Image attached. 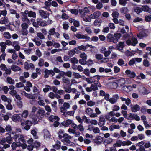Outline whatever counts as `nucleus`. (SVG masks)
Returning <instances> with one entry per match:
<instances>
[{
	"label": "nucleus",
	"mask_w": 151,
	"mask_h": 151,
	"mask_svg": "<svg viewBox=\"0 0 151 151\" xmlns=\"http://www.w3.org/2000/svg\"><path fill=\"white\" fill-rule=\"evenodd\" d=\"M72 137L71 136L69 135L68 134H63V139H62L61 141L67 146H73L74 143L70 140Z\"/></svg>",
	"instance_id": "obj_1"
},
{
	"label": "nucleus",
	"mask_w": 151,
	"mask_h": 151,
	"mask_svg": "<svg viewBox=\"0 0 151 151\" xmlns=\"http://www.w3.org/2000/svg\"><path fill=\"white\" fill-rule=\"evenodd\" d=\"M138 43L137 39L134 37H132L130 39H129L126 41V43L128 45H131L135 46Z\"/></svg>",
	"instance_id": "obj_2"
},
{
	"label": "nucleus",
	"mask_w": 151,
	"mask_h": 151,
	"mask_svg": "<svg viewBox=\"0 0 151 151\" xmlns=\"http://www.w3.org/2000/svg\"><path fill=\"white\" fill-rule=\"evenodd\" d=\"M45 114L44 110L42 108L39 107L37 111L36 117H38L39 119H42L44 117Z\"/></svg>",
	"instance_id": "obj_3"
},
{
	"label": "nucleus",
	"mask_w": 151,
	"mask_h": 151,
	"mask_svg": "<svg viewBox=\"0 0 151 151\" xmlns=\"http://www.w3.org/2000/svg\"><path fill=\"white\" fill-rule=\"evenodd\" d=\"M128 116L127 118L128 120H132L134 119L137 121L140 120V118L137 115L133 113H130L128 114Z\"/></svg>",
	"instance_id": "obj_4"
},
{
	"label": "nucleus",
	"mask_w": 151,
	"mask_h": 151,
	"mask_svg": "<svg viewBox=\"0 0 151 151\" xmlns=\"http://www.w3.org/2000/svg\"><path fill=\"white\" fill-rule=\"evenodd\" d=\"M75 36L78 39H85L89 40L90 37L86 34L82 35L80 33H77L75 35Z\"/></svg>",
	"instance_id": "obj_5"
},
{
	"label": "nucleus",
	"mask_w": 151,
	"mask_h": 151,
	"mask_svg": "<svg viewBox=\"0 0 151 151\" xmlns=\"http://www.w3.org/2000/svg\"><path fill=\"white\" fill-rule=\"evenodd\" d=\"M40 15L43 18H48L49 16V13L47 11H45L42 10H39Z\"/></svg>",
	"instance_id": "obj_6"
},
{
	"label": "nucleus",
	"mask_w": 151,
	"mask_h": 151,
	"mask_svg": "<svg viewBox=\"0 0 151 151\" xmlns=\"http://www.w3.org/2000/svg\"><path fill=\"white\" fill-rule=\"evenodd\" d=\"M44 77L45 78H47L49 77V75L51 74L52 76H54L55 73L52 70H49L46 69L44 71Z\"/></svg>",
	"instance_id": "obj_7"
},
{
	"label": "nucleus",
	"mask_w": 151,
	"mask_h": 151,
	"mask_svg": "<svg viewBox=\"0 0 151 151\" xmlns=\"http://www.w3.org/2000/svg\"><path fill=\"white\" fill-rule=\"evenodd\" d=\"M55 28H52L49 30L48 34L52 35H55L57 38H58L59 37L60 34L58 32H55Z\"/></svg>",
	"instance_id": "obj_8"
},
{
	"label": "nucleus",
	"mask_w": 151,
	"mask_h": 151,
	"mask_svg": "<svg viewBox=\"0 0 151 151\" xmlns=\"http://www.w3.org/2000/svg\"><path fill=\"white\" fill-rule=\"evenodd\" d=\"M125 73L128 77L131 78H134L136 75V74L134 72L132 71L129 70H126Z\"/></svg>",
	"instance_id": "obj_9"
},
{
	"label": "nucleus",
	"mask_w": 151,
	"mask_h": 151,
	"mask_svg": "<svg viewBox=\"0 0 151 151\" xmlns=\"http://www.w3.org/2000/svg\"><path fill=\"white\" fill-rule=\"evenodd\" d=\"M14 137L16 139H18L19 141H21L22 142H26L23 135L16 134L14 136Z\"/></svg>",
	"instance_id": "obj_10"
},
{
	"label": "nucleus",
	"mask_w": 151,
	"mask_h": 151,
	"mask_svg": "<svg viewBox=\"0 0 151 151\" xmlns=\"http://www.w3.org/2000/svg\"><path fill=\"white\" fill-rule=\"evenodd\" d=\"M39 25L41 26H45L47 24V22L45 20H42L41 19L38 18L37 19Z\"/></svg>",
	"instance_id": "obj_11"
},
{
	"label": "nucleus",
	"mask_w": 151,
	"mask_h": 151,
	"mask_svg": "<svg viewBox=\"0 0 151 151\" xmlns=\"http://www.w3.org/2000/svg\"><path fill=\"white\" fill-rule=\"evenodd\" d=\"M0 144L3 145V148L4 149H6L10 147V145L9 144L6 143V141L5 138L3 139L0 141Z\"/></svg>",
	"instance_id": "obj_12"
},
{
	"label": "nucleus",
	"mask_w": 151,
	"mask_h": 151,
	"mask_svg": "<svg viewBox=\"0 0 151 151\" xmlns=\"http://www.w3.org/2000/svg\"><path fill=\"white\" fill-rule=\"evenodd\" d=\"M99 122V125L101 127H102L101 129L104 130V116L103 115H101L100 116Z\"/></svg>",
	"instance_id": "obj_13"
},
{
	"label": "nucleus",
	"mask_w": 151,
	"mask_h": 151,
	"mask_svg": "<svg viewBox=\"0 0 151 151\" xmlns=\"http://www.w3.org/2000/svg\"><path fill=\"white\" fill-rule=\"evenodd\" d=\"M101 14V13L99 11H97L90 15L89 16V17L91 19H96L98 18Z\"/></svg>",
	"instance_id": "obj_14"
},
{
	"label": "nucleus",
	"mask_w": 151,
	"mask_h": 151,
	"mask_svg": "<svg viewBox=\"0 0 151 151\" xmlns=\"http://www.w3.org/2000/svg\"><path fill=\"white\" fill-rule=\"evenodd\" d=\"M9 23V21L8 18L6 17H4L1 18L0 19V24H8Z\"/></svg>",
	"instance_id": "obj_15"
},
{
	"label": "nucleus",
	"mask_w": 151,
	"mask_h": 151,
	"mask_svg": "<svg viewBox=\"0 0 151 151\" xmlns=\"http://www.w3.org/2000/svg\"><path fill=\"white\" fill-rule=\"evenodd\" d=\"M131 109L132 112H136L140 110V108L139 105L136 104L134 105H132L131 106Z\"/></svg>",
	"instance_id": "obj_16"
},
{
	"label": "nucleus",
	"mask_w": 151,
	"mask_h": 151,
	"mask_svg": "<svg viewBox=\"0 0 151 151\" xmlns=\"http://www.w3.org/2000/svg\"><path fill=\"white\" fill-rule=\"evenodd\" d=\"M19 45V43L18 41H14L13 42L12 46L14 47L15 50L17 51H18L20 50V48Z\"/></svg>",
	"instance_id": "obj_17"
},
{
	"label": "nucleus",
	"mask_w": 151,
	"mask_h": 151,
	"mask_svg": "<svg viewBox=\"0 0 151 151\" xmlns=\"http://www.w3.org/2000/svg\"><path fill=\"white\" fill-rule=\"evenodd\" d=\"M25 123L26 125L24 127V128L26 130H28L30 129V126L32 124V122L29 120H27L26 121Z\"/></svg>",
	"instance_id": "obj_18"
},
{
	"label": "nucleus",
	"mask_w": 151,
	"mask_h": 151,
	"mask_svg": "<svg viewBox=\"0 0 151 151\" xmlns=\"http://www.w3.org/2000/svg\"><path fill=\"white\" fill-rule=\"evenodd\" d=\"M73 122V121L72 120L68 119L65 121L63 122L62 123V124L65 127H67L70 124H71Z\"/></svg>",
	"instance_id": "obj_19"
},
{
	"label": "nucleus",
	"mask_w": 151,
	"mask_h": 151,
	"mask_svg": "<svg viewBox=\"0 0 151 151\" xmlns=\"http://www.w3.org/2000/svg\"><path fill=\"white\" fill-rule=\"evenodd\" d=\"M147 35L146 33L145 32V31H144L140 32L139 33L137 34V36L139 39H141L146 37Z\"/></svg>",
	"instance_id": "obj_20"
},
{
	"label": "nucleus",
	"mask_w": 151,
	"mask_h": 151,
	"mask_svg": "<svg viewBox=\"0 0 151 151\" xmlns=\"http://www.w3.org/2000/svg\"><path fill=\"white\" fill-rule=\"evenodd\" d=\"M22 20L24 22H25L30 24V20L28 19L27 15H22Z\"/></svg>",
	"instance_id": "obj_21"
},
{
	"label": "nucleus",
	"mask_w": 151,
	"mask_h": 151,
	"mask_svg": "<svg viewBox=\"0 0 151 151\" xmlns=\"http://www.w3.org/2000/svg\"><path fill=\"white\" fill-rule=\"evenodd\" d=\"M21 94L22 95L25 96L27 98L32 99H35V97L34 96L31 94L27 93L26 92L24 91H22Z\"/></svg>",
	"instance_id": "obj_22"
},
{
	"label": "nucleus",
	"mask_w": 151,
	"mask_h": 151,
	"mask_svg": "<svg viewBox=\"0 0 151 151\" xmlns=\"http://www.w3.org/2000/svg\"><path fill=\"white\" fill-rule=\"evenodd\" d=\"M117 86L119 85L120 86H122L125 83V81L124 78H120L116 81Z\"/></svg>",
	"instance_id": "obj_23"
},
{
	"label": "nucleus",
	"mask_w": 151,
	"mask_h": 151,
	"mask_svg": "<svg viewBox=\"0 0 151 151\" xmlns=\"http://www.w3.org/2000/svg\"><path fill=\"white\" fill-rule=\"evenodd\" d=\"M12 119L14 122H19L20 120V117L19 115L15 114L12 116Z\"/></svg>",
	"instance_id": "obj_24"
},
{
	"label": "nucleus",
	"mask_w": 151,
	"mask_h": 151,
	"mask_svg": "<svg viewBox=\"0 0 151 151\" xmlns=\"http://www.w3.org/2000/svg\"><path fill=\"white\" fill-rule=\"evenodd\" d=\"M141 9L142 10V11H144L145 12H148L150 14H151V10L147 6H143L141 7Z\"/></svg>",
	"instance_id": "obj_25"
},
{
	"label": "nucleus",
	"mask_w": 151,
	"mask_h": 151,
	"mask_svg": "<svg viewBox=\"0 0 151 151\" xmlns=\"http://www.w3.org/2000/svg\"><path fill=\"white\" fill-rule=\"evenodd\" d=\"M119 96L117 94L114 95L113 96L112 98H111V103L114 104L119 99Z\"/></svg>",
	"instance_id": "obj_26"
},
{
	"label": "nucleus",
	"mask_w": 151,
	"mask_h": 151,
	"mask_svg": "<svg viewBox=\"0 0 151 151\" xmlns=\"http://www.w3.org/2000/svg\"><path fill=\"white\" fill-rule=\"evenodd\" d=\"M79 13L81 14L82 17L84 16L85 13H87L89 12V10L87 8H85L83 10L79 9Z\"/></svg>",
	"instance_id": "obj_27"
},
{
	"label": "nucleus",
	"mask_w": 151,
	"mask_h": 151,
	"mask_svg": "<svg viewBox=\"0 0 151 151\" xmlns=\"http://www.w3.org/2000/svg\"><path fill=\"white\" fill-rule=\"evenodd\" d=\"M122 140L120 139L117 140L116 142L113 145L114 148L120 147L122 145Z\"/></svg>",
	"instance_id": "obj_28"
},
{
	"label": "nucleus",
	"mask_w": 151,
	"mask_h": 151,
	"mask_svg": "<svg viewBox=\"0 0 151 151\" xmlns=\"http://www.w3.org/2000/svg\"><path fill=\"white\" fill-rule=\"evenodd\" d=\"M125 44L124 42H119L117 45L116 48L119 50H122Z\"/></svg>",
	"instance_id": "obj_29"
},
{
	"label": "nucleus",
	"mask_w": 151,
	"mask_h": 151,
	"mask_svg": "<svg viewBox=\"0 0 151 151\" xmlns=\"http://www.w3.org/2000/svg\"><path fill=\"white\" fill-rule=\"evenodd\" d=\"M11 68L12 70L14 71H19L21 70V69L19 67L15 65H12Z\"/></svg>",
	"instance_id": "obj_30"
},
{
	"label": "nucleus",
	"mask_w": 151,
	"mask_h": 151,
	"mask_svg": "<svg viewBox=\"0 0 151 151\" xmlns=\"http://www.w3.org/2000/svg\"><path fill=\"white\" fill-rule=\"evenodd\" d=\"M0 46L1 47V51L4 52L6 47V45L4 42H1L0 43Z\"/></svg>",
	"instance_id": "obj_31"
},
{
	"label": "nucleus",
	"mask_w": 151,
	"mask_h": 151,
	"mask_svg": "<svg viewBox=\"0 0 151 151\" xmlns=\"http://www.w3.org/2000/svg\"><path fill=\"white\" fill-rule=\"evenodd\" d=\"M4 37L5 39H10L12 38V36L10 33L8 32H5L3 34Z\"/></svg>",
	"instance_id": "obj_32"
},
{
	"label": "nucleus",
	"mask_w": 151,
	"mask_h": 151,
	"mask_svg": "<svg viewBox=\"0 0 151 151\" xmlns=\"http://www.w3.org/2000/svg\"><path fill=\"white\" fill-rule=\"evenodd\" d=\"M108 85L110 86L111 88L114 89L117 87V83L115 82H111L109 83Z\"/></svg>",
	"instance_id": "obj_33"
},
{
	"label": "nucleus",
	"mask_w": 151,
	"mask_h": 151,
	"mask_svg": "<svg viewBox=\"0 0 151 151\" xmlns=\"http://www.w3.org/2000/svg\"><path fill=\"white\" fill-rule=\"evenodd\" d=\"M5 139L6 142H7L9 145L12 143L13 142L12 138L11 137L10 134H9V136L7 137Z\"/></svg>",
	"instance_id": "obj_34"
},
{
	"label": "nucleus",
	"mask_w": 151,
	"mask_h": 151,
	"mask_svg": "<svg viewBox=\"0 0 151 151\" xmlns=\"http://www.w3.org/2000/svg\"><path fill=\"white\" fill-rule=\"evenodd\" d=\"M122 146L130 145L132 143V142L129 140L123 141H122Z\"/></svg>",
	"instance_id": "obj_35"
},
{
	"label": "nucleus",
	"mask_w": 151,
	"mask_h": 151,
	"mask_svg": "<svg viewBox=\"0 0 151 151\" xmlns=\"http://www.w3.org/2000/svg\"><path fill=\"white\" fill-rule=\"evenodd\" d=\"M1 98L2 101L4 102H9L11 100L9 99L5 95H2L1 96Z\"/></svg>",
	"instance_id": "obj_36"
},
{
	"label": "nucleus",
	"mask_w": 151,
	"mask_h": 151,
	"mask_svg": "<svg viewBox=\"0 0 151 151\" xmlns=\"http://www.w3.org/2000/svg\"><path fill=\"white\" fill-rule=\"evenodd\" d=\"M7 82L11 84H14L15 83V81L14 79L10 77H8L6 78Z\"/></svg>",
	"instance_id": "obj_37"
},
{
	"label": "nucleus",
	"mask_w": 151,
	"mask_h": 151,
	"mask_svg": "<svg viewBox=\"0 0 151 151\" xmlns=\"http://www.w3.org/2000/svg\"><path fill=\"white\" fill-rule=\"evenodd\" d=\"M75 50H77L76 48H75L74 49L69 51L68 52V55L70 56H73L76 53V52Z\"/></svg>",
	"instance_id": "obj_38"
},
{
	"label": "nucleus",
	"mask_w": 151,
	"mask_h": 151,
	"mask_svg": "<svg viewBox=\"0 0 151 151\" xmlns=\"http://www.w3.org/2000/svg\"><path fill=\"white\" fill-rule=\"evenodd\" d=\"M12 102L11 100L9 101V102H7V104L6 105V108L8 110H11L13 108L12 106L11 105V103Z\"/></svg>",
	"instance_id": "obj_39"
},
{
	"label": "nucleus",
	"mask_w": 151,
	"mask_h": 151,
	"mask_svg": "<svg viewBox=\"0 0 151 151\" xmlns=\"http://www.w3.org/2000/svg\"><path fill=\"white\" fill-rule=\"evenodd\" d=\"M75 112V111H68L65 114V117H67L68 116H73Z\"/></svg>",
	"instance_id": "obj_40"
},
{
	"label": "nucleus",
	"mask_w": 151,
	"mask_h": 151,
	"mask_svg": "<svg viewBox=\"0 0 151 151\" xmlns=\"http://www.w3.org/2000/svg\"><path fill=\"white\" fill-rule=\"evenodd\" d=\"M43 133L45 137L47 138L49 137L50 136V134L49 132L47 129H44L43 130Z\"/></svg>",
	"instance_id": "obj_41"
},
{
	"label": "nucleus",
	"mask_w": 151,
	"mask_h": 151,
	"mask_svg": "<svg viewBox=\"0 0 151 151\" xmlns=\"http://www.w3.org/2000/svg\"><path fill=\"white\" fill-rule=\"evenodd\" d=\"M28 16L30 17H32L34 18L36 17V14L35 12H33L32 11H29Z\"/></svg>",
	"instance_id": "obj_42"
},
{
	"label": "nucleus",
	"mask_w": 151,
	"mask_h": 151,
	"mask_svg": "<svg viewBox=\"0 0 151 151\" xmlns=\"http://www.w3.org/2000/svg\"><path fill=\"white\" fill-rule=\"evenodd\" d=\"M62 81L63 83L67 84H68L70 83V79L66 77L63 78Z\"/></svg>",
	"instance_id": "obj_43"
},
{
	"label": "nucleus",
	"mask_w": 151,
	"mask_h": 151,
	"mask_svg": "<svg viewBox=\"0 0 151 151\" xmlns=\"http://www.w3.org/2000/svg\"><path fill=\"white\" fill-rule=\"evenodd\" d=\"M124 87L126 90V91L127 92H129L132 90V88L131 87V85L125 86Z\"/></svg>",
	"instance_id": "obj_44"
},
{
	"label": "nucleus",
	"mask_w": 151,
	"mask_h": 151,
	"mask_svg": "<svg viewBox=\"0 0 151 151\" xmlns=\"http://www.w3.org/2000/svg\"><path fill=\"white\" fill-rule=\"evenodd\" d=\"M141 91L142 94L144 95L147 94L149 93L147 89L144 87L142 88Z\"/></svg>",
	"instance_id": "obj_45"
},
{
	"label": "nucleus",
	"mask_w": 151,
	"mask_h": 151,
	"mask_svg": "<svg viewBox=\"0 0 151 151\" xmlns=\"http://www.w3.org/2000/svg\"><path fill=\"white\" fill-rule=\"evenodd\" d=\"M45 88H43V91L45 93H46L48 92L49 91V89L51 90V87L48 85H46Z\"/></svg>",
	"instance_id": "obj_46"
},
{
	"label": "nucleus",
	"mask_w": 151,
	"mask_h": 151,
	"mask_svg": "<svg viewBox=\"0 0 151 151\" xmlns=\"http://www.w3.org/2000/svg\"><path fill=\"white\" fill-rule=\"evenodd\" d=\"M77 48L82 51H85L87 49L86 45L85 46L83 45L79 46L77 47Z\"/></svg>",
	"instance_id": "obj_47"
},
{
	"label": "nucleus",
	"mask_w": 151,
	"mask_h": 151,
	"mask_svg": "<svg viewBox=\"0 0 151 151\" xmlns=\"http://www.w3.org/2000/svg\"><path fill=\"white\" fill-rule=\"evenodd\" d=\"M82 122L84 121V122L86 123H89L90 122V119H87V118L85 116H83L82 117Z\"/></svg>",
	"instance_id": "obj_48"
},
{
	"label": "nucleus",
	"mask_w": 151,
	"mask_h": 151,
	"mask_svg": "<svg viewBox=\"0 0 151 151\" xmlns=\"http://www.w3.org/2000/svg\"><path fill=\"white\" fill-rule=\"evenodd\" d=\"M28 112L27 110H24L22 114V116L24 118H26L28 116Z\"/></svg>",
	"instance_id": "obj_49"
},
{
	"label": "nucleus",
	"mask_w": 151,
	"mask_h": 151,
	"mask_svg": "<svg viewBox=\"0 0 151 151\" xmlns=\"http://www.w3.org/2000/svg\"><path fill=\"white\" fill-rule=\"evenodd\" d=\"M93 110L92 109H91L89 108H87L86 109L85 111L88 115H89L91 113H93Z\"/></svg>",
	"instance_id": "obj_50"
},
{
	"label": "nucleus",
	"mask_w": 151,
	"mask_h": 151,
	"mask_svg": "<svg viewBox=\"0 0 151 151\" xmlns=\"http://www.w3.org/2000/svg\"><path fill=\"white\" fill-rule=\"evenodd\" d=\"M37 36L41 39H45V36L43 33L41 32L37 33Z\"/></svg>",
	"instance_id": "obj_51"
},
{
	"label": "nucleus",
	"mask_w": 151,
	"mask_h": 151,
	"mask_svg": "<svg viewBox=\"0 0 151 151\" xmlns=\"http://www.w3.org/2000/svg\"><path fill=\"white\" fill-rule=\"evenodd\" d=\"M119 4L123 6H125L127 3L125 0H119Z\"/></svg>",
	"instance_id": "obj_52"
},
{
	"label": "nucleus",
	"mask_w": 151,
	"mask_h": 151,
	"mask_svg": "<svg viewBox=\"0 0 151 151\" xmlns=\"http://www.w3.org/2000/svg\"><path fill=\"white\" fill-rule=\"evenodd\" d=\"M134 11L137 14H139L140 13L142 12V10L141 9V8L139 7H136L134 9Z\"/></svg>",
	"instance_id": "obj_53"
},
{
	"label": "nucleus",
	"mask_w": 151,
	"mask_h": 151,
	"mask_svg": "<svg viewBox=\"0 0 151 151\" xmlns=\"http://www.w3.org/2000/svg\"><path fill=\"white\" fill-rule=\"evenodd\" d=\"M58 117L57 116H54L53 115H51L49 118V120L51 122H53L54 119H58Z\"/></svg>",
	"instance_id": "obj_54"
},
{
	"label": "nucleus",
	"mask_w": 151,
	"mask_h": 151,
	"mask_svg": "<svg viewBox=\"0 0 151 151\" xmlns=\"http://www.w3.org/2000/svg\"><path fill=\"white\" fill-rule=\"evenodd\" d=\"M27 29L22 28L21 32L22 34L24 35H27L28 33Z\"/></svg>",
	"instance_id": "obj_55"
},
{
	"label": "nucleus",
	"mask_w": 151,
	"mask_h": 151,
	"mask_svg": "<svg viewBox=\"0 0 151 151\" xmlns=\"http://www.w3.org/2000/svg\"><path fill=\"white\" fill-rule=\"evenodd\" d=\"M9 90V88L7 86H2V91L5 94H7L8 91Z\"/></svg>",
	"instance_id": "obj_56"
},
{
	"label": "nucleus",
	"mask_w": 151,
	"mask_h": 151,
	"mask_svg": "<svg viewBox=\"0 0 151 151\" xmlns=\"http://www.w3.org/2000/svg\"><path fill=\"white\" fill-rule=\"evenodd\" d=\"M24 85L23 83L21 82L17 83L15 85L16 87L17 88L24 87Z\"/></svg>",
	"instance_id": "obj_57"
},
{
	"label": "nucleus",
	"mask_w": 151,
	"mask_h": 151,
	"mask_svg": "<svg viewBox=\"0 0 151 151\" xmlns=\"http://www.w3.org/2000/svg\"><path fill=\"white\" fill-rule=\"evenodd\" d=\"M113 142V139L111 138H109L104 139V143L107 144L111 143Z\"/></svg>",
	"instance_id": "obj_58"
},
{
	"label": "nucleus",
	"mask_w": 151,
	"mask_h": 151,
	"mask_svg": "<svg viewBox=\"0 0 151 151\" xmlns=\"http://www.w3.org/2000/svg\"><path fill=\"white\" fill-rule=\"evenodd\" d=\"M27 23L23 22L21 25L22 28L27 29L28 28L29 25Z\"/></svg>",
	"instance_id": "obj_59"
},
{
	"label": "nucleus",
	"mask_w": 151,
	"mask_h": 151,
	"mask_svg": "<svg viewBox=\"0 0 151 151\" xmlns=\"http://www.w3.org/2000/svg\"><path fill=\"white\" fill-rule=\"evenodd\" d=\"M120 11L122 13H126L128 12V9L127 7H123L120 9Z\"/></svg>",
	"instance_id": "obj_60"
},
{
	"label": "nucleus",
	"mask_w": 151,
	"mask_h": 151,
	"mask_svg": "<svg viewBox=\"0 0 151 151\" xmlns=\"http://www.w3.org/2000/svg\"><path fill=\"white\" fill-rule=\"evenodd\" d=\"M44 63V61L42 59L40 58L39 60V62L38 64L40 66L42 67L43 66Z\"/></svg>",
	"instance_id": "obj_61"
},
{
	"label": "nucleus",
	"mask_w": 151,
	"mask_h": 151,
	"mask_svg": "<svg viewBox=\"0 0 151 151\" xmlns=\"http://www.w3.org/2000/svg\"><path fill=\"white\" fill-rule=\"evenodd\" d=\"M103 141L102 137H99L97 138V139L96 141V142L98 144H100Z\"/></svg>",
	"instance_id": "obj_62"
},
{
	"label": "nucleus",
	"mask_w": 151,
	"mask_h": 151,
	"mask_svg": "<svg viewBox=\"0 0 151 151\" xmlns=\"http://www.w3.org/2000/svg\"><path fill=\"white\" fill-rule=\"evenodd\" d=\"M117 63L119 65L122 66L124 64V62L123 59H119L118 60Z\"/></svg>",
	"instance_id": "obj_63"
},
{
	"label": "nucleus",
	"mask_w": 151,
	"mask_h": 151,
	"mask_svg": "<svg viewBox=\"0 0 151 151\" xmlns=\"http://www.w3.org/2000/svg\"><path fill=\"white\" fill-rule=\"evenodd\" d=\"M73 75L76 78L78 79L81 77V76L79 73H73Z\"/></svg>",
	"instance_id": "obj_64"
}]
</instances>
